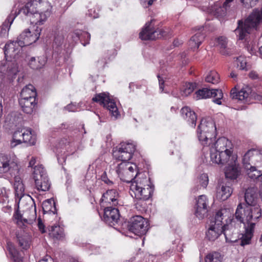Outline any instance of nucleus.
<instances>
[{
  "mask_svg": "<svg viewBox=\"0 0 262 262\" xmlns=\"http://www.w3.org/2000/svg\"><path fill=\"white\" fill-rule=\"evenodd\" d=\"M18 244L23 249H28L30 245V239L27 235L18 236Z\"/></svg>",
  "mask_w": 262,
  "mask_h": 262,
  "instance_id": "3c124183",
  "label": "nucleus"
},
{
  "mask_svg": "<svg viewBox=\"0 0 262 262\" xmlns=\"http://www.w3.org/2000/svg\"><path fill=\"white\" fill-rule=\"evenodd\" d=\"M18 174V173L13 175L12 177H14V187L15 189V201L19 204L24 195L25 188L21 178L17 176Z\"/></svg>",
  "mask_w": 262,
  "mask_h": 262,
  "instance_id": "cd10ccee",
  "label": "nucleus"
},
{
  "mask_svg": "<svg viewBox=\"0 0 262 262\" xmlns=\"http://www.w3.org/2000/svg\"><path fill=\"white\" fill-rule=\"evenodd\" d=\"M258 191L256 187H250L246 189L245 193V200L247 205L256 204Z\"/></svg>",
  "mask_w": 262,
  "mask_h": 262,
  "instance_id": "72a5a7b5",
  "label": "nucleus"
},
{
  "mask_svg": "<svg viewBox=\"0 0 262 262\" xmlns=\"http://www.w3.org/2000/svg\"><path fill=\"white\" fill-rule=\"evenodd\" d=\"M213 98V101L219 105L222 104V101L223 97V93L221 90L219 89H209L208 88H203L196 91L194 98L196 100L202 99H207Z\"/></svg>",
  "mask_w": 262,
  "mask_h": 262,
  "instance_id": "ddd939ff",
  "label": "nucleus"
},
{
  "mask_svg": "<svg viewBox=\"0 0 262 262\" xmlns=\"http://www.w3.org/2000/svg\"><path fill=\"white\" fill-rule=\"evenodd\" d=\"M33 178L37 190L42 191L49 190L51 183L42 165H40L34 167Z\"/></svg>",
  "mask_w": 262,
  "mask_h": 262,
  "instance_id": "1a4fd4ad",
  "label": "nucleus"
},
{
  "mask_svg": "<svg viewBox=\"0 0 262 262\" xmlns=\"http://www.w3.org/2000/svg\"><path fill=\"white\" fill-rule=\"evenodd\" d=\"M14 17L12 15L8 16L2 26L0 32L1 36H5L8 34V31L14 20Z\"/></svg>",
  "mask_w": 262,
  "mask_h": 262,
  "instance_id": "c03bdc74",
  "label": "nucleus"
},
{
  "mask_svg": "<svg viewBox=\"0 0 262 262\" xmlns=\"http://www.w3.org/2000/svg\"><path fill=\"white\" fill-rule=\"evenodd\" d=\"M49 234L53 239L63 240L65 237L64 229L59 225H54L49 227Z\"/></svg>",
  "mask_w": 262,
  "mask_h": 262,
  "instance_id": "f704fd0d",
  "label": "nucleus"
},
{
  "mask_svg": "<svg viewBox=\"0 0 262 262\" xmlns=\"http://www.w3.org/2000/svg\"><path fill=\"white\" fill-rule=\"evenodd\" d=\"M38 227L41 233L45 232V226L40 217L38 219Z\"/></svg>",
  "mask_w": 262,
  "mask_h": 262,
  "instance_id": "052dcab7",
  "label": "nucleus"
},
{
  "mask_svg": "<svg viewBox=\"0 0 262 262\" xmlns=\"http://www.w3.org/2000/svg\"><path fill=\"white\" fill-rule=\"evenodd\" d=\"M194 84L193 83H186L181 90V95L186 97L190 94L194 90Z\"/></svg>",
  "mask_w": 262,
  "mask_h": 262,
  "instance_id": "09e8293b",
  "label": "nucleus"
},
{
  "mask_svg": "<svg viewBox=\"0 0 262 262\" xmlns=\"http://www.w3.org/2000/svg\"><path fill=\"white\" fill-rule=\"evenodd\" d=\"M209 148L211 161L215 164L221 165V161L219 158V152L217 150H215L214 149Z\"/></svg>",
  "mask_w": 262,
  "mask_h": 262,
  "instance_id": "864d4df0",
  "label": "nucleus"
},
{
  "mask_svg": "<svg viewBox=\"0 0 262 262\" xmlns=\"http://www.w3.org/2000/svg\"><path fill=\"white\" fill-rule=\"evenodd\" d=\"M215 139L212 141V143L208 147L214 149L217 151H225L232 149V144L231 141L226 137H221L219 138L216 141Z\"/></svg>",
  "mask_w": 262,
  "mask_h": 262,
  "instance_id": "5701e85b",
  "label": "nucleus"
},
{
  "mask_svg": "<svg viewBox=\"0 0 262 262\" xmlns=\"http://www.w3.org/2000/svg\"><path fill=\"white\" fill-rule=\"evenodd\" d=\"M7 250L14 262H23V257L20 255L19 251L16 249L12 242H7Z\"/></svg>",
  "mask_w": 262,
  "mask_h": 262,
  "instance_id": "e433bc0d",
  "label": "nucleus"
},
{
  "mask_svg": "<svg viewBox=\"0 0 262 262\" xmlns=\"http://www.w3.org/2000/svg\"><path fill=\"white\" fill-rule=\"evenodd\" d=\"M223 233V226L213 221H211L209 225L208 230L206 232V237L211 241H214Z\"/></svg>",
  "mask_w": 262,
  "mask_h": 262,
  "instance_id": "b1692460",
  "label": "nucleus"
},
{
  "mask_svg": "<svg viewBox=\"0 0 262 262\" xmlns=\"http://www.w3.org/2000/svg\"><path fill=\"white\" fill-rule=\"evenodd\" d=\"M220 76L215 71H210L206 76L205 81L212 84H216L220 81Z\"/></svg>",
  "mask_w": 262,
  "mask_h": 262,
  "instance_id": "49530a36",
  "label": "nucleus"
},
{
  "mask_svg": "<svg viewBox=\"0 0 262 262\" xmlns=\"http://www.w3.org/2000/svg\"><path fill=\"white\" fill-rule=\"evenodd\" d=\"M216 46H218L220 49V52L223 54H228V53L226 50L227 47L226 38L221 36L216 39Z\"/></svg>",
  "mask_w": 262,
  "mask_h": 262,
  "instance_id": "de8ad7c7",
  "label": "nucleus"
},
{
  "mask_svg": "<svg viewBox=\"0 0 262 262\" xmlns=\"http://www.w3.org/2000/svg\"><path fill=\"white\" fill-rule=\"evenodd\" d=\"M226 242L235 243L237 241V234L238 230L234 227V221L230 220L229 223H226L223 226V233Z\"/></svg>",
  "mask_w": 262,
  "mask_h": 262,
  "instance_id": "aec40b11",
  "label": "nucleus"
},
{
  "mask_svg": "<svg viewBox=\"0 0 262 262\" xmlns=\"http://www.w3.org/2000/svg\"><path fill=\"white\" fill-rule=\"evenodd\" d=\"M261 216V209L257 204L247 205L244 208L241 204H239L234 214L235 219L240 224H243L246 226L250 225L252 223L255 225L257 220Z\"/></svg>",
  "mask_w": 262,
  "mask_h": 262,
  "instance_id": "f03ea898",
  "label": "nucleus"
},
{
  "mask_svg": "<svg viewBox=\"0 0 262 262\" xmlns=\"http://www.w3.org/2000/svg\"><path fill=\"white\" fill-rule=\"evenodd\" d=\"M23 47L20 46L18 41H10L5 45L4 48V53L6 60L0 63V70L2 72H12L14 73L15 70L11 67L14 63L8 60V58L16 59L17 55L21 50Z\"/></svg>",
  "mask_w": 262,
  "mask_h": 262,
  "instance_id": "423d86ee",
  "label": "nucleus"
},
{
  "mask_svg": "<svg viewBox=\"0 0 262 262\" xmlns=\"http://www.w3.org/2000/svg\"><path fill=\"white\" fill-rule=\"evenodd\" d=\"M14 216L17 220V224L20 225V223H22L23 225H24L25 223L26 224H31L32 223L31 220H28L26 219H24L22 215L19 212L18 210L16 211L14 214Z\"/></svg>",
  "mask_w": 262,
  "mask_h": 262,
  "instance_id": "5fc2aeb1",
  "label": "nucleus"
},
{
  "mask_svg": "<svg viewBox=\"0 0 262 262\" xmlns=\"http://www.w3.org/2000/svg\"><path fill=\"white\" fill-rule=\"evenodd\" d=\"M208 200L205 195H200L195 204V215L200 219L207 215L208 211Z\"/></svg>",
  "mask_w": 262,
  "mask_h": 262,
  "instance_id": "6ab92c4d",
  "label": "nucleus"
},
{
  "mask_svg": "<svg viewBox=\"0 0 262 262\" xmlns=\"http://www.w3.org/2000/svg\"><path fill=\"white\" fill-rule=\"evenodd\" d=\"M245 165V168L247 169V173L248 177L251 179H256L259 178L262 180V169L259 168L257 169L256 167L250 166V164H246Z\"/></svg>",
  "mask_w": 262,
  "mask_h": 262,
  "instance_id": "58836bf2",
  "label": "nucleus"
},
{
  "mask_svg": "<svg viewBox=\"0 0 262 262\" xmlns=\"http://www.w3.org/2000/svg\"><path fill=\"white\" fill-rule=\"evenodd\" d=\"M39 262H54L51 258V257L49 256H47L45 258L42 259Z\"/></svg>",
  "mask_w": 262,
  "mask_h": 262,
  "instance_id": "69168bd1",
  "label": "nucleus"
},
{
  "mask_svg": "<svg viewBox=\"0 0 262 262\" xmlns=\"http://www.w3.org/2000/svg\"><path fill=\"white\" fill-rule=\"evenodd\" d=\"M74 106L72 104H69V105H68L65 108L66 110H67L68 111H70V112H73L74 111Z\"/></svg>",
  "mask_w": 262,
  "mask_h": 262,
  "instance_id": "774afa93",
  "label": "nucleus"
},
{
  "mask_svg": "<svg viewBox=\"0 0 262 262\" xmlns=\"http://www.w3.org/2000/svg\"><path fill=\"white\" fill-rule=\"evenodd\" d=\"M180 113L182 117L185 120L189 125L192 127L195 126L197 117L194 112L192 111L189 107H183L181 108Z\"/></svg>",
  "mask_w": 262,
  "mask_h": 262,
  "instance_id": "bb28decb",
  "label": "nucleus"
},
{
  "mask_svg": "<svg viewBox=\"0 0 262 262\" xmlns=\"http://www.w3.org/2000/svg\"><path fill=\"white\" fill-rule=\"evenodd\" d=\"M243 163L244 164L253 163L257 168L262 169V154L255 150H250L244 156Z\"/></svg>",
  "mask_w": 262,
  "mask_h": 262,
  "instance_id": "a211bd4d",
  "label": "nucleus"
},
{
  "mask_svg": "<svg viewBox=\"0 0 262 262\" xmlns=\"http://www.w3.org/2000/svg\"><path fill=\"white\" fill-rule=\"evenodd\" d=\"M37 93L34 86L32 84L26 85L20 93V99H36Z\"/></svg>",
  "mask_w": 262,
  "mask_h": 262,
  "instance_id": "c9c22d12",
  "label": "nucleus"
},
{
  "mask_svg": "<svg viewBox=\"0 0 262 262\" xmlns=\"http://www.w3.org/2000/svg\"><path fill=\"white\" fill-rule=\"evenodd\" d=\"M72 37L74 41L77 42L79 40L81 43L84 46H85L90 42L91 35L88 32L79 30L75 31L72 33Z\"/></svg>",
  "mask_w": 262,
  "mask_h": 262,
  "instance_id": "2f4dec72",
  "label": "nucleus"
},
{
  "mask_svg": "<svg viewBox=\"0 0 262 262\" xmlns=\"http://www.w3.org/2000/svg\"><path fill=\"white\" fill-rule=\"evenodd\" d=\"M232 213V210L230 208H222L218 210L213 221L219 223L221 226H224L226 223H228L227 221H230L231 214Z\"/></svg>",
  "mask_w": 262,
  "mask_h": 262,
  "instance_id": "a878e982",
  "label": "nucleus"
},
{
  "mask_svg": "<svg viewBox=\"0 0 262 262\" xmlns=\"http://www.w3.org/2000/svg\"><path fill=\"white\" fill-rule=\"evenodd\" d=\"M135 145L132 143L122 142L114 148L113 156L116 161L128 162L135 151Z\"/></svg>",
  "mask_w": 262,
  "mask_h": 262,
  "instance_id": "6e6552de",
  "label": "nucleus"
},
{
  "mask_svg": "<svg viewBox=\"0 0 262 262\" xmlns=\"http://www.w3.org/2000/svg\"><path fill=\"white\" fill-rule=\"evenodd\" d=\"M249 76L253 80H255L259 78L258 74L255 71H251L249 74Z\"/></svg>",
  "mask_w": 262,
  "mask_h": 262,
  "instance_id": "0e129e2a",
  "label": "nucleus"
},
{
  "mask_svg": "<svg viewBox=\"0 0 262 262\" xmlns=\"http://www.w3.org/2000/svg\"><path fill=\"white\" fill-rule=\"evenodd\" d=\"M22 142L27 143L30 145H33L36 142V136L32 134L31 128H24Z\"/></svg>",
  "mask_w": 262,
  "mask_h": 262,
  "instance_id": "ea45409f",
  "label": "nucleus"
},
{
  "mask_svg": "<svg viewBox=\"0 0 262 262\" xmlns=\"http://www.w3.org/2000/svg\"><path fill=\"white\" fill-rule=\"evenodd\" d=\"M41 29L38 27L33 31L25 29L17 37V40L23 47L29 46L35 42L39 38Z\"/></svg>",
  "mask_w": 262,
  "mask_h": 262,
  "instance_id": "2eb2a0df",
  "label": "nucleus"
},
{
  "mask_svg": "<svg viewBox=\"0 0 262 262\" xmlns=\"http://www.w3.org/2000/svg\"><path fill=\"white\" fill-rule=\"evenodd\" d=\"M23 14L30 17V21L31 24L40 25H42L47 20L48 17L50 16V12H30L28 14Z\"/></svg>",
  "mask_w": 262,
  "mask_h": 262,
  "instance_id": "393cba45",
  "label": "nucleus"
},
{
  "mask_svg": "<svg viewBox=\"0 0 262 262\" xmlns=\"http://www.w3.org/2000/svg\"><path fill=\"white\" fill-rule=\"evenodd\" d=\"M253 97L254 100L256 101L259 102L262 104V94L258 93H254L253 94Z\"/></svg>",
  "mask_w": 262,
  "mask_h": 262,
  "instance_id": "680f3d73",
  "label": "nucleus"
},
{
  "mask_svg": "<svg viewBox=\"0 0 262 262\" xmlns=\"http://www.w3.org/2000/svg\"><path fill=\"white\" fill-rule=\"evenodd\" d=\"M237 60L238 62H240V65L238 64V66H239L240 68L242 70H246L247 68V63L244 58L242 57H239L237 58Z\"/></svg>",
  "mask_w": 262,
  "mask_h": 262,
  "instance_id": "13d9d810",
  "label": "nucleus"
},
{
  "mask_svg": "<svg viewBox=\"0 0 262 262\" xmlns=\"http://www.w3.org/2000/svg\"><path fill=\"white\" fill-rule=\"evenodd\" d=\"M219 254L215 252L206 256L205 262H222L218 257Z\"/></svg>",
  "mask_w": 262,
  "mask_h": 262,
  "instance_id": "6e6d98bb",
  "label": "nucleus"
},
{
  "mask_svg": "<svg viewBox=\"0 0 262 262\" xmlns=\"http://www.w3.org/2000/svg\"><path fill=\"white\" fill-rule=\"evenodd\" d=\"M163 29L155 28L153 20L146 23L144 27L139 33V38L142 40H155L165 36L167 34Z\"/></svg>",
  "mask_w": 262,
  "mask_h": 262,
  "instance_id": "9d476101",
  "label": "nucleus"
},
{
  "mask_svg": "<svg viewBox=\"0 0 262 262\" xmlns=\"http://www.w3.org/2000/svg\"><path fill=\"white\" fill-rule=\"evenodd\" d=\"M35 162H36L35 158H34V157H32L31 158L30 161L29 162V166L30 167H33V166L34 165Z\"/></svg>",
  "mask_w": 262,
  "mask_h": 262,
  "instance_id": "338daca9",
  "label": "nucleus"
},
{
  "mask_svg": "<svg viewBox=\"0 0 262 262\" xmlns=\"http://www.w3.org/2000/svg\"><path fill=\"white\" fill-rule=\"evenodd\" d=\"M19 103L24 112L27 114H31L35 106L37 104L36 99H20Z\"/></svg>",
  "mask_w": 262,
  "mask_h": 262,
  "instance_id": "473e14b6",
  "label": "nucleus"
},
{
  "mask_svg": "<svg viewBox=\"0 0 262 262\" xmlns=\"http://www.w3.org/2000/svg\"><path fill=\"white\" fill-rule=\"evenodd\" d=\"M219 156L221 161V165H224L226 163L228 164L232 156H237L236 155H232V149L219 152Z\"/></svg>",
  "mask_w": 262,
  "mask_h": 262,
  "instance_id": "a18cd8bd",
  "label": "nucleus"
},
{
  "mask_svg": "<svg viewBox=\"0 0 262 262\" xmlns=\"http://www.w3.org/2000/svg\"><path fill=\"white\" fill-rule=\"evenodd\" d=\"M120 195L116 189H110L103 193L100 199L101 206H117L119 204Z\"/></svg>",
  "mask_w": 262,
  "mask_h": 262,
  "instance_id": "dca6fc26",
  "label": "nucleus"
},
{
  "mask_svg": "<svg viewBox=\"0 0 262 262\" xmlns=\"http://www.w3.org/2000/svg\"><path fill=\"white\" fill-rule=\"evenodd\" d=\"M244 226L245 228V233L242 234V237L239 239V244L242 246H245L251 244V238L253 235L254 224L252 223L248 226L244 225Z\"/></svg>",
  "mask_w": 262,
  "mask_h": 262,
  "instance_id": "c85d7f7f",
  "label": "nucleus"
},
{
  "mask_svg": "<svg viewBox=\"0 0 262 262\" xmlns=\"http://www.w3.org/2000/svg\"><path fill=\"white\" fill-rule=\"evenodd\" d=\"M157 77H158V80H159V83L160 89L162 92L163 91V90H164V81L163 79V78H162L159 75H158L157 76Z\"/></svg>",
  "mask_w": 262,
  "mask_h": 262,
  "instance_id": "e2e57ef3",
  "label": "nucleus"
},
{
  "mask_svg": "<svg viewBox=\"0 0 262 262\" xmlns=\"http://www.w3.org/2000/svg\"><path fill=\"white\" fill-rule=\"evenodd\" d=\"M208 177L207 174L203 173L199 177L198 179V183H199V185L200 187L199 188H201V187L203 188H205L207 187L208 184Z\"/></svg>",
  "mask_w": 262,
  "mask_h": 262,
  "instance_id": "603ef678",
  "label": "nucleus"
},
{
  "mask_svg": "<svg viewBox=\"0 0 262 262\" xmlns=\"http://www.w3.org/2000/svg\"><path fill=\"white\" fill-rule=\"evenodd\" d=\"M216 126L211 119H203L197 129V136L201 144L204 146H210L216 135Z\"/></svg>",
  "mask_w": 262,
  "mask_h": 262,
  "instance_id": "20e7f679",
  "label": "nucleus"
},
{
  "mask_svg": "<svg viewBox=\"0 0 262 262\" xmlns=\"http://www.w3.org/2000/svg\"><path fill=\"white\" fill-rule=\"evenodd\" d=\"M149 223L148 221L140 215L133 217L128 223L127 227L128 230L139 236L146 234L148 229Z\"/></svg>",
  "mask_w": 262,
  "mask_h": 262,
  "instance_id": "9b49d317",
  "label": "nucleus"
},
{
  "mask_svg": "<svg viewBox=\"0 0 262 262\" xmlns=\"http://www.w3.org/2000/svg\"><path fill=\"white\" fill-rule=\"evenodd\" d=\"M92 101L99 103L100 105L106 108L112 116L117 117L119 115L116 102L105 93H103L96 94L92 98Z\"/></svg>",
  "mask_w": 262,
  "mask_h": 262,
  "instance_id": "4468645a",
  "label": "nucleus"
},
{
  "mask_svg": "<svg viewBox=\"0 0 262 262\" xmlns=\"http://www.w3.org/2000/svg\"><path fill=\"white\" fill-rule=\"evenodd\" d=\"M234 0H226L223 3L222 7H221L215 10V13L218 16H223L226 14L227 10L230 8V4Z\"/></svg>",
  "mask_w": 262,
  "mask_h": 262,
  "instance_id": "8fccbe9b",
  "label": "nucleus"
},
{
  "mask_svg": "<svg viewBox=\"0 0 262 262\" xmlns=\"http://www.w3.org/2000/svg\"><path fill=\"white\" fill-rule=\"evenodd\" d=\"M251 93L250 89L243 88L237 92L236 89H232L230 92V97L232 99L244 104L250 103V94Z\"/></svg>",
  "mask_w": 262,
  "mask_h": 262,
  "instance_id": "4be33fe9",
  "label": "nucleus"
},
{
  "mask_svg": "<svg viewBox=\"0 0 262 262\" xmlns=\"http://www.w3.org/2000/svg\"><path fill=\"white\" fill-rule=\"evenodd\" d=\"M47 59L44 56L37 58L31 57L29 62V65L31 68L37 70L42 68L46 63Z\"/></svg>",
  "mask_w": 262,
  "mask_h": 262,
  "instance_id": "4c0bfd02",
  "label": "nucleus"
},
{
  "mask_svg": "<svg viewBox=\"0 0 262 262\" xmlns=\"http://www.w3.org/2000/svg\"><path fill=\"white\" fill-rule=\"evenodd\" d=\"M262 23V8L260 10L255 9L249 16L243 21H238V26L234 32L238 39H245L248 34L256 30L257 26Z\"/></svg>",
  "mask_w": 262,
  "mask_h": 262,
  "instance_id": "f257e3e1",
  "label": "nucleus"
},
{
  "mask_svg": "<svg viewBox=\"0 0 262 262\" xmlns=\"http://www.w3.org/2000/svg\"><path fill=\"white\" fill-rule=\"evenodd\" d=\"M232 193V188L227 184L223 183L217 189L216 198L221 201H224L231 196Z\"/></svg>",
  "mask_w": 262,
  "mask_h": 262,
  "instance_id": "c756f323",
  "label": "nucleus"
},
{
  "mask_svg": "<svg viewBox=\"0 0 262 262\" xmlns=\"http://www.w3.org/2000/svg\"><path fill=\"white\" fill-rule=\"evenodd\" d=\"M24 129V128H19L14 132L13 135V139L11 142V146L12 147H14L17 145L22 143Z\"/></svg>",
  "mask_w": 262,
  "mask_h": 262,
  "instance_id": "79ce46f5",
  "label": "nucleus"
},
{
  "mask_svg": "<svg viewBox=\"0 0 262 262\" xmlns=\"http://www.w3.org/2000/svg\"><path fill=\"white\" fill-rule=\"evenodd\" d=\"M103 207H104V221L111 226L115 225L119 220V210L116 208V206H106Z\"/></svg>",
  "mask_w": 262,
  "mask_h": 262,
  "instance_id": "f3484780",
  "label": "nucleus"
},
{
  "mask_svg": "<svg viewBox=\"0 0 262 262\" xmlns=\"http://www.w3.org/2000/svg\"><path fill=\"white\" fill-rule=\"evenodd\" d=\"M112 169L115 170L120 179L126 183L133 182L138 177L137 166L133 163L115 161L111 165Z\"/></svg>",
  "mask_w": 262,
  "mask_h": 262,
  "instance_id": "39448f33",
  "label": "nucleus"
},
{
  "mask_svg": "<svg viewBox=\"0 0 262 262\" xmlns=\"http://www.w3.org/2000/svg\"><path fill=\"white\" fill-rule=\"evenodd\" d=\"M51 6L46 0H31L21 8L20 14H28L30 12H50Z\"/></svg>",
  "mask_w": 262,
  "mask_h": 262,
  "instance_id": "f8f14e48",
  "label": "nucleus"
},
{
  "mask_svg": "<svg viewBox=\"0 0 262 262\" xmlns=\"http://www.w3.org/2000/svg\"><path fill=\"white\" fill-rule=\"evenodd\" d=\"M203 28V27L202 26L196 28L195 29L199 31V32L196 33L189 40V46L192 49H198L204 40L205 36L202 33Z\"/></svg>",
  "mask_w": 262,
  "mask_h": 262,
  "instance_id": "7c9ffc66",
  "label": "nucleus"
},
{
  "mask_svg": "<svg viewBox=\"0 0 262 262\" xmlns=\"http://www.w3.org/2000/svg\"><path fill=\"white\" fill-rule=\"evenodd\" d=\"M59 144L61 148H64L69 154H73L76 151L75 142L70 139H63Z\"/></svg>",
  "mask_w": 262,
  "mask_h": 262,
  "instance_id": "a19ab883",
  "label": "nucleus"
},
{
  "mask_svg": "<svg viewBox=\"0 0 262 262\" xmlns=\"http://www.w3.org/2000/svg\"><path fill=\"white\" fill-rule=\"evenodd\" d=\"M141 174L137 180L134 181L131 184L130 189L131 195L140 201H146L150 198L152 195L154 187L150 184L149 179L143 177Z\"/></svg>",
  "mask_w": 262,
  "mask_h": 262,
  "instance_id": "7ed1b4c3",
  "label": "nucleus"
},
{
  "mask_svg": "<svg viewBox=\"0 0 262 262\" xmlns=\"http://www.w3.org/2000/svg\"><path fill=\"white\" fill-rule=\"evenodd\" d=\"M241 173L240 167L237 162V156H232L226 167L225 174L226 178L235 180Z\"/></svg>",
  "mask_w": 262,
  "mask_h": 262,
  "instance_id": "412c9836",
  "label": "nucleus"
},
{
  "mask_svg": "<svg viewBox=\"0 0 262 262\" xmlns=\"http://www.w3.org/2000/svg\"><path fill=\"white\" fill-rule=\"evenodd\" d=\"M19 170V162L15 155L0 154V173L13 176Z\"/></svg>",
  "mask_w": 262,
  "mask_h": 262,
  "instance_id": "0eeeda50",
  "label": "nucleus"
},
{
  "mask_svg": "<svg viewBox=\"0 0 262 262\" xmlns=\"http://www.w3.org/2000/svg\"><path fill=\"white\" fill-rule=\"evenodd\" d=\"M1 191V192L0 193V202L4 203L7 200L8 198V194L5 188H3Z\"/></svg>",
  "mask_w": 262,
  "mask_h": 262,
  "instance_id": "4d7b16f0",
  "label": "nucleus"
},
{
  "mask_svg": "<svg viewBox=\"0 0 262 262\" xmlns=\"http://www.w3.org/2000/svg\"><path fill=\"white\" fill-rule=\"evenodd\" d=\"M42 209L44 214L53 213L54 214L56 208L54 200L49 199L45 201L42 203Z\"/></svg>",
  "mask_w": 262,
  "mask_h": 262,
  "instance_id": "37998d69",
  "label": "nucleus"
},
{
  "mask_svg": "<svg viewBox=\"0 0 262 262\" xmlns=\"http://www.w3.org/2000/svg\"><path fill=\"white\" fill-rule=\"evenodd\" d=\"M101 180L103 182H104L105 184L108 185H112L113 184V182L110 180L107 177L106 172H104L101 176Z\"/></svg>",
  "mask_w": 262,
  "mask_h": 262,
  "instance_id": "bf43d9fd",
  "label": "nucleus"
}]
</instances>
